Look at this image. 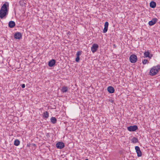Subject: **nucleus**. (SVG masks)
I'll return each instance as SVG.
<instances>
[{"label":"nucleus","instance_id":"1","mask_svg":"<svg viewBox=\"0 0 160 160\" xmlns=\"http://www.w3.org/2000/svg\"><path fill=\"white\" fill-rule=\"evenodd\" d=\"M160 69V66H154L152 67L150 71L149 74L151 76H154L156 75Z\"/></svg>","mask_w":160,"mask_h":160},{"label":"nucleus","instance_id":"2","mask_svg":"<svg viewBox=\"0 0 160 160\" xmlns=\"http://www.w3.org/2000/svg\"><path fill=\"white\" fill-rule=\"evenodd\" d=\"M137 60V58L136 55L135 54L131 55L129 57V60L132 63L136 62Z\"/></svg>","mask_w":160,"mask_h":160},{"label":"nucleus","instance_id":"3","mask_svg":"<svg viewBox=\"0 0 160 160\" xmlns=\"http://www.w3.org/2000/svg\"><path fill=\"white\" fill-rule=\"evenodd\" d=\"M128 131L131 132L135 131L138 129V127L137 125H134L132 126H130L127 128Z\"/></svg>","mask_w":160,"mask_h":160},{"label":"nucleus","instance_id":"4","mask_svg":"<svg viewBox=\"0 0 160 160\" xmlns=\"http://www.w3.org/2000/svg\"><path fill=\"white\" fill-rule=\"evenodd\" d=\"M14 38L16 39H20L22 38V35L21 33L18 32H16L14 34Z\"/></svg>","mask_w":160,"mask_h":160},{"label":"nucleus","instance_id":"5","mask_svg":"<svg viewBox=\"0 0 160 160\" xmlns=\"http://www.w3.org/2000/svg\"><path fill=\"white\" fill-rule=\"evenodd\" d=\"M8 12L5 11L1 9L0 10V18L2 19L4 17L8 14Z\"/></svg>","mask_w":160,"mask_h":160},{"label":"nucleus","instance_id":"6","mask_svg":"<svg viewBox=\"0 0 160 160\" xmlns=\"http://www.w3.org/2000/svg\"><path fill=\"white\" fill-rule=\"evenodd\" d=\"M9 7V3L7 2H6L4 3L1 7V9L5 11L8 12V8Z\"/></svg>","mask_w":160,"mask_h":160},{"label":"nucleus","instance_id":"7","mask_svg":"<svg viewBox=\"0 0 160 160\" xmlns=\"http://www.w3.org/2000/svg\"><path fill=\"white\" fill-rule=\"evenodd\" d=\"M98 48V44L96 43L93 44L91 48L92 52L94 53L96 52Z\"/></svg>","mask_w":160,"mask_h":160},{"label":"nucleus","instance_id":"8","mask_svg":"<svg viewBox=\"0 0 160 160\" xmlns=\"http://www.w3.org/2000/svg\"><path fill=\"white\" fill-rule=\"evenodd\" d=\"M56 147L58 149L63 148L65 147V145L62 142H58L56 144Z\"/></svg>","mask_w":160,"mask_h":160},{"label":"nucleus","instance_id":"9","mask_svg":"<svg viewBox=\"0 0 160 160\" xmlns=\"http://www.w3.org/2000/svg\"><path fill=\"white\" fill-rule=\"evenodd\" d=\"M135 149L138 157H141L142 156V153L140 150V148L138 146H136L135 147Z\"/></svg>","mask_w":160,"mask_h":160},{"label":"nucleus","instance_id":"10","mask_svg":"<svg viewBox=\"0 0 160 160\" xmlns=\"http://www.w3.org/2000/svg\"><path fill=\"white\" fill-rule=\"evenodd\" d=\"M158 20V19L156 18H153L152 20L149 22L148 24L150 26H152L157 22Z\"/></svg>","mask_w":160,"mask_h":160},{"label":"nucleus","instance_id":"11","mask_svg":"<svg viewBox=\"0 0 160 160\" xmlns=\"http://www.w3.org/2000/svg\"><path fill=\"white\" fill-rule=\"evenodd\" d=\"M56 62V61L53 59H52L51 60H50L48 63V65L49 67H53L54 64H55Z\"/></svg>","mask_w":160,"mask_h":160},{"label":"nucleus","instance_id":"12","mask_svg":"<svg viewBox=\"0 0 160 160\" xmlns=\"http://www.w3.org/2000/svg\"><path fill=\"white\" fill-rule=\"evenodd\" d=\"M108 22H105L104 24V28L103 30V32L105 33L107 32L108 26Z\"/></svg>","mask_w":160,"mask_h":160},{"label":"nucleus","instance_id":"13","mask_svg":"<svg viewBox=\"0 0 160 160\" xmlns=\"http://www.w3.org/2000/svg\"><path fill=\"white\" fill-rule=\"evenodd\" d=\"M108 91L109 92L112 93L114 92V88L112 86H109L107 88Z\"/></svg>","mask_w":160,"mask_h":160},{"label":"nucleus","instance_id":"14","mask_svg":"<svg viewBox=\"0 0 160 160\" xmlns=\"http://www.w3.org/2000/svg\"><path fill=\"white\" fill-rule=\"evenodd\" d=\"M15 25V23L13 21H10L8 23L9 27L11 28H13Z\"/></svg>","mask_w":160,"mask_h":160},{"label":"nucleus","instance_id":"15","mask_svg":"<svg viewBox=\"0 0 160 160\" xmlns=\"http://www.w3.org/2000/svg\"><path fill=\"white\" fill-rule=\"evenodd\" d=\"M156 3L154 1H151L150 3V6L151 8H154L156 7Z\"/></svg>","mask_w":160,"mask_h":160},{"label":"nucleus","instance_id":"16","mask_svg":"<svg viewBox=\"0 0 160 160\" xmlns=\"http://www.w3.org/2000/svg\"><path fill=\"white\" fill-rule=\"evenodd\" d=\"M68 88L67 87L63 86L62 88L61 91L63 92H66L68 91Z\"/></svg>","mask_w":160,"mask_h":160},{"label":"nucleus","instance_id":"17","mask_svg":"<svg viewBox=\"0 0 160 160\" xmlns=\"http://www.w3.org/2000/svg\"><path fill=\"white\" fill-rule=\"evenodd\" d=\"M51 122L53 124H55L57 122V119L54 117H52L50 119Z\"/></svg>","mask_w":160,"mask_h":160},{"label":"nucleus","instance_id":"18","mask_svg":"<svg viewBox=\"0 0 160 160\" xmlns=\"http://www.w3.org/2000/svg\"><path fill=\"white\" fill-rule=\"evenodd\" d=\"M43 117L45 118H48L49 117V114L47 111H46L43 112Z\"/></svg>","mask_w":160,"mask_h":160},{"label":"nucleus","instance_id":"19","mask_svg":"<svg viewBox=\"0 0 160 160\" xmlns=\"http://www.w3.org/2000/svg\"><path fill=\"white\" fill-rule=\"evenodd\" d=\"M20 144V141L18 139H16L14 142V145L16 146H18Z\"/></svg>","mask_w":160,"mask_h":160},{"label":"nucleus","instance_id":"20","mask_svg":"<svg viewBox=\"0 0 160 160\" xmlns=\"http://www.w3.org/2000/svg\"><path fill=\"white\" fill-rule=\"evenodd\" d=\"M131 140L133 143H136L138 142V139L135 137H133Z\"/></svg>","mask_w":160,"mask_h":160},{"label":"nucleus","instance_id":"21","mask_svg":"<svg viewBox=\"0 0 160 160\" xmlns=\"http://www.w3.org/2000/svg\"><path fill=\"white\" fill-rule=\"evenodd\" d=\"M149 54L150 52L148 51H147V52L145 51L144 53V55L145 58L148 57Z\"/></svg>","mask_w":160,"mask_h":160},{"label":"nucleus","instance_id":"22","mask_svg":"<svg viewBox=\"0 0 160 160\" xmlns=\"http://www.w3.org/2000/svg\"><path fill=\"white\" fill-rule=\"evenodd\" d=\"M148 61L147 59H144L142 61V63L143 64H145L148 63Z\"/></svg>","mask_w":160,"mask_h":160},{"label":"nucleus","instance_id":"23","mask_svg":"<svg viewBox=\"0 0 160 160\" xmlns=\"http://www.w3.org/2000/svg\"><path fill=\"white\" fill-rule=\"evenodd\" d=\"M81 52H82L81 51L78 52L76 54L77 57H79L80 55H81Z\"/></svg>","mask_w":160,"mask_h":160},{"label":"nucleus","instance_id":"24","mask_svg":"<svg viewBox=\"0 0 160 160\" xmlns=\"http://www.w3.org/2000/svg\"><path fill=\"white\" fill-rule=\"evenodd\" d=\"M80 60L79 57H77L76 58L75 61L77 62H78Z\"/></svg>","mask_w":160,"mask_h":160},{"label":"nucleus","instance_id":"25","mask_svg":"<svg viewBox=\"0 0 160 160\" xmlns=\"http://www.w3.org/2000/svg\"><path fill=\"white\" fill-rule=\"evenodd\" d=\"M152 57V54H150L149 55V57H148V58H151Z\"/></svg>","mask_w":160,"mask_h":160},{"label":"nucleus","instance_id":"26","mask_svg":"<svg viewBox=\"0 0 160 160\" xmlns=\"http://www.w3.org/2000/svg\"><path fill=\"white\" fill-rule=\"evenodd\" d=\"M21 87L22 88H24L25 87V85L24 84H23L22 85Z\"/></svg>","mask_w":160,"mask_h":160},{"label":"nucleus","instance_id":"27","mask_svg":"<svg viewBox=\"0 0 160 160\" xmlns=\"http://www.w3.org/2000/svg\"><path fill=\"white\" fill-rule=\"evenodd\" d=\"M113 102V101L112 100L111 101V102Z\"/></svg>","mask_w":160,"mask_h":160},{"label":"nucleus","instance_id":"28","mask_svg":"<svg viewBox=\"0 0 160 160\" xmlns=\"http://www.w3.org/2000/svg\"><path fill=\"white\" fill-rule=\"evenodd\" d=\"M85 160H88V159H85Z\"/></svg>","mask_w":160,"mask_h":160}]
</instances>
